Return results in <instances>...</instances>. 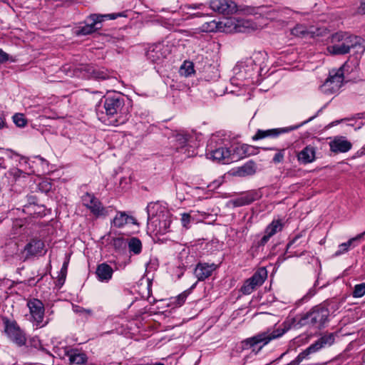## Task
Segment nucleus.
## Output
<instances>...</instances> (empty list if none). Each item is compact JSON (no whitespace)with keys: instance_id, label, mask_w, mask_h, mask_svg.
<instances>
[{"instance_id":"4","label":"nucleus","mask_w":365,"mask_h":365,"mask_svg":"<svg viewBox=\"0 0 365 365\" xmlns=\"http://www.w3.org/2000/svg\"><path fill=\"white\" fill-rule=\"evenodd\" d=\"M329 310L324 306H316L307 314L302 315L298 321L300 327L320 330L329 321Z\"/></svg>"},{"instance_id":"19","label":"nucleus","mask_w":365,"mask_h":365,"mask_svg":"<svg viewBox=\"0 0 365 365\" xmlns=\"http://www.w3.org/2000/svg\"><path fill=\"white\" fill-rule=\"evenodd\" d=\"M329 147L334 153H346L351 148L352 145L345 137L336 136L329 142Z\"/></svg>"},{"instance_id":"9","label":"nucleus","mask_w":365,"mask_h":365,"mask_svg":"<svg viewBox=\"0 0 365 365\" xmlns=\"http://www.w3.org/2000/svg\"><path fill=\"white\" fill-rule=\"evenodd\" d=\"M83 205L96 217L107 215V211L93 195L86 192L82 196Z\"/></svg>"},{"instance_id":"38","label":"nucleus","mask_w":365,"mask_h":365,"mask_svg":"<svg viewBox=\"0 0 365 365\" xmlns=\"http://www.w3.org/2000/svg\"><path fill=\"white\" fill-rule=\"evenodd\" d=\"M73 311L77 314H80L84 316H90L92 314V311L91 309H84L78 306L74 307Z\"/></svg>"},{"instance_id":"50","label":"nucleus","mask_w":365,"mask_h":365,"mask_svg":"<svg viewBox=\"0 0 365 365\" xmlns=\"http://www.w3.org/2000/svg\"><path fill=\"white\" fill-rule=\"evenodd\" d=\"M346 119H341V120H336V122H334L333 124H338L340 122H342L344 120H345Z\"/></svg>"},{"instance_id":"51","label":"nucleus","mask_w":365,"mask_h":365,"mask_svg":"<svg viewBox=\"0 0 365 365\" xmlns=\"http://www.w3.org/2000/svg\"><path fill=\"white\" fill-rule=\"evenodd\" d=\"M364 235H365V232H364Z\"/></svg>"},{"instance_id":"36","label":"nucleus","mask_w":365,"mask_h":365,"mask_svg":"<svg viewBox=\"0 0 365 365\" xmlns=\"http://www.w3.org/2000/svg\"><path fill=\"white\" fill-rule=\"evenodd\" d=\"M67 267H68V264L66 262H64L61 269V271L58 274V284L62 285L63 283H64V281H65V279H66V272H67Z\"/></svg>"},{"instance_id":"17","label":"nucleus","mask_w":365,"mask_h":365,"mask_svg":"<svg viewBox=\"0 0 365 365\" xmlns=\"http://www.w3.org/2000/svg\"><path fill=\"white\" fill-rule=\"evenodd\" d=\"M217 267L215 263L199 262L196 265L194 274L199 281H203L210 277Z\"/></svg>"},{"instance_id":"5","label":"nucleus","mask_w":365,"mask_h":365,"mask_svg":"<svg viewBox=\"0 0 365 365\" xmlns=\"http://www.w3.org/2000/svg\"><path fill=\"white\" fill-rule=\"evenodd\" d=\"M286 331L287 329L280 328L267 329L243 341V349H250L258 344L264 346L272 340L282 336Z\"/></svg>"},{"instance_id":"12","label":"nucleus","mask_w":365,"mask_h":365,"mask_svg":"<svg viewBox=\"0 0 365 365\" xmlns=\"http://www.w3.org/2000/svg\"><path fill=\"white\" fill-rule=\"evenodd\" d=\"M169 53L170 51L168 46L162 43H158L148 48L146 56L149 60L156 63L166 58Z\"/></svg>"},{"instance_id":"35","label":"nucleus","mask_w":365,"mask_h":365,"mask_svg":"<svg viewBox=\"0 0 365 365\" xmlns=\"http://www.w3.org/2000/svg\"><path fill=\"white\" fill-rule=\"evenodd\" d=\"M236 149L238 150L240 152L242 151L240 154H243L245 155H250L253 153L252 150H254L255 148L253 146L245 144L240 145L239 147H237Z\"/></svg>"},{"instance_id":"37","label":"nucleus","mask_w":365,"mask_h":365,"mask_svg":"<svg viewBox=\"0 0 365 365\" xmlns=\"http://www.w3.org/2000/svg\"><path fill=\"white\" fill-rule=\"evenodd\" d=\"M253 201L252 198H250L247 196L241 197L235 201V205L236 206H242L245 205L250 204Z\"/></svg>"},{"instance_id":"10","label":"nucleus","mask_w":365,"mask_h":365,"mask_svg":"<svg viewBox=\"0 0 365 365\" xmlns=\"http://www.w3.org/2000/svg\"><path fill=\"white\" fill-rule=\"evenodd\" d=\"M103 21V16H98V14H91L86 19V24L79 27L76 34L78 36H84L92 34L101 29V23Z\"/></svg>"},{"instance_id":"34","label":"nucleus","mask_w":365,"mask_h":365,"mask_svg":"<svg viewBox=\"0 0 365 365\" xmlns=\"http://www.w3.org/2000/svg\"><path fill=\"white\" fill-rule=\"evenodd\" d=\"M175 140L178 143L179 148H184L187 142V135L184 133H178L175 135Z\"/></svg>"},{"instance_id":"29","label":"nucleus","mask_w":365,"mask_h":365,"mask_svg":"<svg viewBox=\"0 0 365 365\" xmlns=\"http://www.w3.org/2000/svg\"><path fill=\"white\" fill-rule=\"evenodd\" d=\"M180 73L182 76L187 77L194 73L193 64L190 61H185L181 66Z\"/></svg>"},{"instance_id":"7","label":"nucleus","mask_w":365,"mask_h":365,"mask_svg":"<svg viewBox=\"0 0 365 365\" xmlns=\"http://www.w3.org/2000/svg\"><path fill=\"white\" fill-rule=\"evenodd\" d=\"M4 332L9 339L18 346H22L26 343V334L14 320L6 317L3 318Z\"/></svg>"},{"instance_id":"46","label":"nucleus","mask_w":365,"mask_h":365,"mask_svg":"<svg viewBox=\"0 0 365 365\" xmlns=\"http://www.w3.org/2000/svg\"><path fill=\"white\" fill-rule=\"evenodd\" d=\"M101 16H103V19L106 18H109L110 19H115L118 16H120V14H106V15H101Z\"/></svg>"},{"instance_id":"44","label":"nucleus","mask_w":365,"mask_h":365,"mask_svg":"<svg viewBox=\"0 0 365 365\" xmlns=\"http://www.w3.org/2000/svg\"><path fill=\"white\" fill-rule=\"evenodd\" d=\"M9 60V55L3 50L0 49V63L6 62Z\"/></svg>"},{"instance_id":"23","label":"nucleus","mask_w":365,"mask_h":365,"mask_svg":"<svg viewBox=\"0 0 365 365\" xmlns=\"http://www.w3.org/2000/svg\"><path fill=\"white\" fill-rule=\"evenodd\" d=\"M364 235V233H361L356 235L354 237L351 238L346 242L341 243L339 245L338 250L335 252L334 256L338 257L340 256L349 251L351 247H354L356 246V242L359 241Z\"/></svg>"},{"instance_id":"33","label":"nucleus","mask_w":365,"mask_h":365,"mask_svg":"<svg viewBox=\"0 0 365 365\" xmlns=\"http://www.w3.org/2000/svg\"><path fill=\"white\" fill-rule=\"evenodd\" d=\"M205 4L200 3V4H185L183 5L181 9L184 13L189 14L187 11L188 9H195V10H202L205 7Z\"/></svg>"},{"instance_id":"25","label":"nucleus","mask_w":365,"mask_h":365,"mask_svg":"<svg viewBox=\"0 0 365 365\" xmlns=\"http://www.w3.org/2000/svg\"><path fill=\"white\" fill-rule=\"evenodd\" d=\"M128 223L135 224V219L128 215L125 212H118L113 220V225L117 227H122Z\"/></svg>"},{"instance_id":"32","label":"nucleus","mask_w":365,"mask_h":365,"mask_svg":"<svg viewBox=\"0 0 365 365\" xmlns=\"http://www.w3.org/2000/svg\"><path fill=\"white\" fill-rule=\"evenodd\" d=\"M352 294L355 298L363 297L365 294V283L355 285Z\"/></svg>"},{"instance_id":"31","label":"nucleus","mask_w":365,"mask_h":365,"mask_svg":"<svg viewBox=\"0 0 365 365\" xmlns=\"http://www.w3.org/2000/svg\"><path fill=\"white\" fill-rule=\"evenodd\" d=\"M12 118L17 127L24 128L27 124V120L22 113H16Z\"/></svg>"},{"instance_id":"30","label":"nucleus","mask_w":365,"mask_h":365,"mask_svg":"<svg viewBox=\"0 0 365 365\" xmlns=\"http://www.w3.org/2000/svg\"><path fill=\"white\" fill-rule=\"evenodd\" d=\"M264 150H277V153L274 155L272 160L274 163H282L284 158V149H277L276 148H263Z\"/></svg>"},{"instance_id":"13","label":"nucleus","mask_w":365,"mask_h":365,"mask_svg":"<svg viewBox=\"0 0 365 365\" xmlns=\"http://www.w3.org/2000/svg\"><path fill=\"white\" fill-rule=\"evenodd\" d=\"M224 25V31L227 33H240L245 32V29L250 26L249 21H244L242 19H237L235 18L227 19L224 22H222Z\"/></svg>"},{"instance_id":"21","label":"nucleus","mask_w":365,"mask_h":365,"mask_svg":"<svg viewBox=\"0 0 365 365\" xmlns=\"http://www.w3.org/2000/svg\"><path fill=\"white\" fill-rule=\"evenodd\" d=\"M71 364L83 365L87 361V356L85 353L77 349H71L66 352Z\"/></svg>"},{"instance_id":"16","label":"nucleus","mask_w":365,"mask_h":365,"mask_svg":"<svg viewBox=\"0 0 365 365\" xmlns=\"http://www.w3.org/2000/svg\"><path fill=\"white\" fill-rule=\"evenodd\" d=\"M208 158L213 161L228 164L233 160L231 151L226 148H219L207 153Z\"/></svg>"},{"instance_id":"18","label":"nucleus","mask_w":365,"mask_h":365,"mask_svg":"<svg viewBox=\"0 0 365 365\" xmlns=\"http://www.w3.org/2000/svg\"><path fill=\"white\" fill-rule=\"evenodd\" d=\"M252 61L251 60L247 61V62H240L237 63L233 68L234 76L231 78L232 83L238 84L237 81H243L247 79L251 76L250 69H247L248 64H252Z\"/></svg>"},{"instance_id":"45","label":"nucleus","mask_w":365,"mask_h":365,"mask_svg":"<svg viewBox=\"0 0 365 365\" xmlns=\"http://www.w3.org/2000/svg\"><path fill=\"white\" fill-rule=\"evenodd\" d=\"M358 13L361 14H365V0H361V4L358 8Z\"/></svg>"},{"instance_id":"39","label":"nucleus","mask_w":365,"mask_h":365,"mask_svg":"<svg viewBox=\"0 0 365 365\" xmlns=\"http://www.w3.org/2000/svg\"><path fill=\"white\" fill-rule=\"evenodd\" d=\"M187 297V294L185 292L182 294H179L176 298H175L174 303L176 306H181L185 302V299Z\"/></svg>"},{"instance_id":"20","label":"nucleus","mask_w":365,"mask_h":365,"mask_svg":"<svg viewBox=\"0 0 365 365\" xmlns=\"http://www.w3.org/2000/svg\"><path fill=\"white\" fill-rule=\"evenodd\" d=\"M113 268L106 263H102L97 266L96 274L98 279L102 282H108L113 276Z\"/></svg>"},{"instance_id":"26","label":"nucleus","mask_w":365,"mask_h":365,"mask_svg":"<svg viewBox=\"0 0 365 365\" xmlns=\"http://www.w3.org/2000/svg\"><path fill=\"white\" fill-rule=\"evenodd\" d=\"M256 172V166L254 162L250 161L245 163L242 167L238 168L236 171V175L240 177H245L252 175Z\"/></svg>"},{"instance_id":"2","label":"nucleus","mask_w":365,"mask_h":365,"mask_svg":"<svg viewBox=\"0 0 365 365\" xmlns=\"http://www.w3.org/2000/svg\"><path fill=\"white\" fill-rule=\"evenodd\" d=\"M331 43L327 50L333 55H344L351 50H354L355 53L363 52L364 50L361 38L346 33L339 32L332 35Z\"/></svg>"},{"instance_id":"49","label":"nucleus","mask_w":365,"mask_h":365,"mask_svg":"<svg viewBox=\"0 0 365 365\" xmlns=\"http://www.w3.org/2000/svg\"><path fill=\"white\" fill-rule=\"evenodd\" d=\"M298 240V237H294L292 241H290L287 245V250L291 248V247Z\"/></svg>"},{"instance_id":"47","label":"nucleus","mask_w":365,"mask_h":365,"mask_svg":"<svg viewBox=\"0 0 365 365\" xmlns=\"http://www.w3.org/2000/svg\"><path fill=\"white\" fill-rule=\"evenodd\" d=\"M188 14L190 15V18L201 17L205 16V14L201 12L189 13Z\"/></svg>"},{"instance_id":"42","label":"nucleus","mask_w":365,"mask_h":365,"mask_svg":"<svg viewBox=\"0 0 365 365\" xmlns=\"http://www.w3.org/2000/svg\"><path fill=\"white\" fill-rule=\"evenodd\" d=\"M93 75L96 78L106 79L107 78L106 73H105L103 71H93Z\"/></svg>"},{"instance_id":"48","label":"nucleus","mask_w":365,"mask_h":365,"mask_svg":"<svg viewBox=\"0 0 365 365\" xmlns=\"http://www.w3.org/2000/svg\"><path fill=\"white\" fill-rule=\"evenodd\" d=\"M6 126V123L4 117L0 116V130Z\"/></svg>"},{"instance_id":"41","label":"nucleus","mask_w":365,"mask_h":365,"mask_svg":"<svg viewBox=\"0 0 365 365\" xmlns=\"http://www.w3.org/2000/svg\"><path fill=\"white\" fill-rule=\"evenodd\" d=\"M292 33L293 35L299 36L304 35L306 31L303 26L298 25L292 29Z\"/></svg>"},{"instance_id":"43","label":"nucleus","mask_w":365,"mask_h":365,"mask_svg":"<svg viewBox=\"0 0 365 365\" xmlns=\"http://www.w3.org/2000/svg\"><path fill=\"white\" fill-rule=\"evenodd\" d=\"M270 237V235H269L267 233H265L260 241L258 242V246H264L269 241Z\"/></svg>"},{"instance_id":"1","label":"nucleus","mask_w":365,"mask_h":365,"mask_svg":"<svg viewBox=\"0 0 365 365\" xmlns=\"http://www.w3.org/2000/svg\"><path fill=\"white\" fill-rule=\"evenodd\" d=\"M104 108L108 116V125L118 126L128 120V109L125 106L124 98L119 94L107 96Z\"/></svg>"},{"instance_id":"3","label":"nucleus","mask_w":365,"mask_h":365,"mask_svg":"<svg viewBox=\"0 0 365 365\" xmlns=\"http://www.w3.org/2000/svg\"><path fill=\"white\" fill-rule=\"evenodd\" d=\"M161 209L159 204L150 202L147 206L148 225V226L155 224L156 234L164 235L170 231V227L172 222L171 215L168 211L160 212L157 217L158 211Z\"/></svg>"},{"instance_id":"24","label":"nucleus","mask_w":365,"mask_h":365,"mask_svg":"<svg viewBox=\"0 0 365 365\" xmlns=\"http://www.w3.org/2000/svg\"><path fill=\"white\" fill-rule=\"evenodd\" d=\"M297 159L302 164L313 162L315 159V150L312 147L307 146L301 150L297 155Z\"/></svg>"},{"instance_id":"28","label":"nucleus","mask_w":365,"mask_h":365,"mask_svg":"<svg viewBox=\"0 0 365 365\" xmlns=\"http://www.w3.org/2000/svg\"><path fill=\"white\" fill-rule=\"evenodd\" d=\"M129 251L135 255L139 254L142 250V243L137 237H132L128 242Z\"/></svg>"},{"instance_id":"40","label":"nucleus","mask_w":365,"mask_h":365,"mask_svg":"<svg viewBox=\"0 0 365 365\" xmlns=\"http://www.w3.org/2000/svg\"><path fill=\"white\" fill-rule=\"evenodd\" d=\"M190 220H191V216L189 213L185 212L181 215L180 220H181V223L183 227L187 228L188 225L190 222Z\"/></svg>"},{"instance_id":"14","label":"nucleus","mask_w":365,"mask_h":365,"mask_svg":"<svg viewBox=\"0 0 365 365\" xmlns=\"http://www.w3.org/2000/svg\"><path fill=\"white\" fill-rule=\"evenodd\" d=\"M299 126H290L286 128H272L268 130H258L252 137L253 140H257L265 138H277L279 135L297 129Z\"/></svg>"},{"instance_id":"8","label":"nucleus","mask_w":365,"mask_h":365,"mask_svg":"<svg viewBox=\"0 0 365 365\" xmlns=\"http://www.w3.org/2000/svg\"><path fill=\"white\" fill-rule=\"evenodd\" d=\"M267 277V271L264 268L257 270L250 278L247 279L241 288V291L245 294H251L257 287L263 284Z\"/></svg>"},{"instance_id":"11","label":"nucleus","mask_w":365,"mask_h":365,"mask_svg":"<svg viewBox=\"0 0 365 365\" xmlns=\"http://www.w3.org/2000/svg\"><path fill=\"white\" fill-rule=\"evenodd\" d=\"M210 7L213 11L224 15L232 14L237 11V5L232 0H212Z\"/></svg>"},{"instance_id":"15","label":"nucleus","mask_w":365,"mask_h":365,"mask_svg":"<svg viewBox=\"0 0 365 365\" xmlns=\"http://www.w3.org/2000/svg\"><path fill=\"white\" fill-rule=\"evenodd\" d=\"M27 305L33 319L37 325H40L43 322L44 316V306L43 303L37 299H33L28 302Z\"/></svg>"},{"instance_id":"6","label":"nucleus","mask_w":365,"mask_h":365,"mask_svg":"<svg viewBox=\"0 0 365 365\" xmlns=\"http://www.w3.org/2000/svg\"><path fill=\"white\" fill-rule=\"evenodd\" d=\"M344 80L343 67L329 71V77L320 86V91L326 95L338 93Z\"/></svg>"},{"instance_id":"22","label":"nucleus","mask_w":365,"mask_h":365,"mask_svg":"<svg viewBox=\"0 0 365 365\" xmlns=\"http://www.w3.org/2000/svg\"><path fill=\"white\" fill-rule=\"evenodd\" d=\"M44 248V243L40 240H31L24 248L28 255H40Z\"/></svg>"},{"instance_id":"27","label":"nucleus","mask_w":365,"mask_h":365,"mask_svg":"<svg viewBox=\"0 0 365 365\" xmlns=\"http://www.w3.org/2000/svg\"><path fill=\"white\" fill-rule=\"evenodd\" d=\"M283 227V224L279 220H273L265 229V233L272 237L277 232L281 231Z\"/></svg>"}]
</instances>
